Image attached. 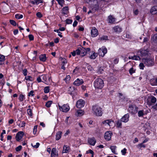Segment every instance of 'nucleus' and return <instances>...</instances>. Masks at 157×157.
Returning <instances> with one entry per match:
<instances>
[{"label":"nucleus","instance_id":"1","mask_svg":"<svg viewBox=\"0 0 157 157\" xmlns=\"http://www.w3.org/2000/svg\"><path fill=\"white\" fill-rule=\"evenodd\" d=\"M148 54V51L147 50H141L137 52L138 56H129L128 57L129 59H132L134 60H138L140 59L139 56L141 57L147 56Z\"/></svg>","mask_w":157,"mask_h":157},{"label":"nucleus","instance_id":"2","mask_svg":"<svg viewBox=\"0 0 157 157\" xmlns=\"http://www.w3.org/2000/svg\"><path fill=\"white\" fill-rule=\"evenodd\" d=\"M92 113L93 115L97 116H101L102 114V108L98 105H94L92 107Z\"/></svg>","mask_w":157,"mask_h":157},{"label":"nucleus","instance_id":"3","mask_svg":"<svg viewBox=\"0 0 157 157\" xmlns=\"http://www.w3.org/2000/svg\"><path fill=\"white\" fill-rule=\"evenodd\" d=\"M94 85L95 88L101 89L104 86V83L101 79L97 78L94 81Z\"/></svg>","mask_w":157,"mask_h":157},{"label":"nucleus","instance_id":"4","mask_svg":"<svg viewBox=\"0 0 157 157\" xmlns=\"http://www.w3.org/2000/svg\"><path fill=\"white\" fill-rule=\"evenodd\" d=\"M142 61L146 66H150L154 64V60L153 58H143Z\"/></svg>","mask_w":157,"mask_h":157},{"label":"nucleus","instance_id":"5","mask_svg":"<svg viewBox=\"0 0 157 157\" xmlns=\"http://www.w3.org/2000/svg\"><path fill=\"white\" fill-rule=\"evenodd\" d=\"M87 3H89L91 2L92 6L91 8L94 10H97L99 7L98 2L97 0H84Z\"/></svg>","mask_w":157,"mask_h":157},{"label":"nucleus","instance_id":"6","mask_svg":"<svg viewBox=\"0 0 157 157\" xmlns=\"http://www.w3.org/2000/svg\"><path fill=\"white\" fill-rule=\"evenodd\" d=\"M42 82L45 84L48 85L51 84L52 82V80L51 77L48 75H41Z\"/></svg>","mask_w":157,"mask_h":157},{"label":"nucleus","instance_id":"7","mask_svg":"<svg viewBox=\"0 0 157 157\" xmlns=\"http://www.w3.org/2000/svg\"><path fill=\"white\" fill-rule=\"evenodd\" d=\"M58 107L61 111L65 113L68 112L70 109L69 105L67 104H64L62 106H60L59 105Z\"/></svg>","mask_w":157,"mask_h":157},{"label":"nucleus","instance_id":"8","mask_svg":"<svg viewBox=\"0 0 157 157\" xmlns=\"http://www.w3.org/2000/svg\"><path fill=\"white\" fill-rule=\"evenodd\" d=\"M107 49L104 46H102L99 48L98 51V54L100 56L103 57L107 53Z\"/></svg>","mask_w":157,"mask_h":157},{"label":"nucleus","instance_id":"9","mask_svg":"<svg viewBox=\"0 0 157 157\" xmlns=\"http://www.w3.org/2000/svg\"><path fill=\"white\" fill-rule=\"evenodd\" d=\"M156 101V98L153 97L151 98H147V102L148 105H154Z\"/></svg>","mask_w":157,"mask_h":157},{"label":"nucleus","instance_id":"10","mask_svg":"<svg viewBox=\"0 0 157 157\" xmlns=\"http://www.w3.org/2000/svg\"><path fill=\"white\" fill-rule=\"evenodd\" d=\"M85 104V101L83 100L80 99L77 101L76 106L78 108H81L84 106Z\"/></svg>","mask_w":157,"mask_h":157},{"label":"nucleus","instance_id":"11","mask_svg":"<svg viewBox=\"0 0 157 157\" xmlns=\"http://www.w3.org/2000/svg\"><path fill=\"white\" fill-rule=\"evenodd\" d=\"M98 35V30L95 27H93L91 31V36L94 37L97 36Z\"/></svg>","mask_w":157,"mask_h":157},{"label":"nucleus","instance_id":"12","mask_svg":"<svg viewBox=\"0 0 157 157\" xmlns=\"http://www.w3.org/2000/svg\"><path fill=\"white\" fill-rule=\"evenodd\" d=\"M129 114L128 113H127L122 117L121 118V121L122 122L127 123L129 120Z\"/></svg>","mask_w":157,"mask_h":157},{"label":"nucleus","instance_id":"13","mask_svg":"<svg viewBox=\"0 0 157 157\" xmlns=\"http://www.w3.org/2000/svg\"><path fill=\"white\" fill-rule=\"evenodd\" d=\"M24 133L22 131H20L17 133L16 136V139L17 141H19L22 138Z\"/></svg>","mask_w":157,"mask_h":157},{"label":"nucleus","instance_id":"14","mask_svg":"<svg viewBox=\"0 0 157 157\" xmlns=\"http://www.w3.org/2000/svg\"><path fill=\"white\" fill-rule=\"evenodd\" d=\"M138 108L136 106H133L131 105H129L128 108L129 112L133 114L137 112V111Z\"/></svg>","mask_w":157,"mask_h":157},{"label":"nucleus","instance_id":"15","mask_svg":"<svg viewBox=\"0 0 157 157\" xmlns=\"http://www.w3.org/2000/svg\"><path fill=\"white\" fill-rule=\"evenodd\" d=\"M84 82L83 80L82 79L77 78L73 82V84L76 86H78L82 84Z\"/></svg>","mask_w":157,"mask_h":157},{"label":"nucleus","instance_id":"16","mask_svg":"<svg viewBox=\"0 0 157 157\" xmlns=\"http://www.w3.org/2000/svg\"><path fill=\"white\" fill-rule=\"evenodd\" d=\"M112 133L110 131H108L106 132L105 134L104 138L105 139L107 140H109L111 139V137Z\"/></svg>","mask_w":157,"mask_h":157},{"label":"nucleus","instance_id":"17","mask_svg":"<svg viewBox=\"0 0 157 157\" xmlns=\"http://www.w3.org/2000/svg\"><path fill=\"white\" fill-rule=\"evenodd\" d=\"M103 124L105 125H108L109 126H112L114 124V122L110 120H107L104 121L102 122Z\"/></svg>","mask_w":157,"mask_h":157},{"label":"nucleus","instance_id":"18","mask_svg":"<svg viewBox=\"0 0 157 157\" xmlns=\"http://www.w3.org/2000/svg\"><path fill=\"white\" fill-rule=\"evenodd\" d=\"M84 114V111L82 109L76 110L75 113V115L77 117H81Z\"/></svg>","mask_w":157,"mask_h":157},{"label":"nucleus","instance_id":"19","mask_svg":"<svg viewBox=\"0 0 157 157\" xmlns=\"http://www.w3.org/2000/svg\"><path fill=\"white\" fill-rule=\"evenodd\" d=\"M114 31L117 33H119L122 31V29L118 26H116L113 28Z\"/></svg>","mask_w":157,"mask_h":157},{"label":"nucleus","instance_id":"20","mask_svg":"<svg viewBox=\"0 0 157 157\" xmlns=\"http://www.w3.org/2000/svg\"><path fill=\"white\" fill-rule=\"evenodd\" d=\"M30 2L33 4L38 5L40 3H43L44 1L43 0H30Z\"/></svg>","mask_w":157,"mask_h":157},{"label":"nucleus","instance_id":"21","mask_svg":"<svg viewBox=\"0 0 157 157\" xmlns=\"http://www.w3.org/2000/svg\"><path fill=\"white\" fill-rule=\"evenodd\" d=\"M58 155V152L57 151L56 148H53L52 150L51 153V156L52 157H55Z\"/></svg>","mask_w":157,"mask_h":157},{"label":"nucleus","instance_id":"22","mask_svg":"<svg viewBox=\"0 0 157 157\" xmlns=\"http://www.w3.org/2000/svg\"><path fill=\"white\" fill-rule=\"evenodd\" d=\"M150 12L152 14H157V6H155L152 7Z\"/></svg>","mask_w":157,"mask_h":157},{"label":"nucleus","instance_id":"23","mask_svg":"<svg viewBox=\"0 0 157 157\" xmlns=\"http://www.w3.org/2000/svg\"><path fill=\"white\" fill-rule=\"evenodd\" d=\"M70 147L66 145H64L63 147L62 153H68L69 152Z\"/></svg>","mask_w":157,"mask_h":157},{"label":"nucleus","instance_id":"24","mask_svg":"<svg viewBox=\"0 0 157 157\" xmlns=\"http://www.w3.org/2000/svg\"><path fill=\"white\" fill-rule=\"evenodd\" d=\"M88 141L90 145L94 146L96 142V140L94 137H93L89 139Z\"/></svg>","mask_w":157,"mask_h":157},{"label":"nucleus","instance_id":"25","mask_svg":"<svg viewBox=\"0 0 157 157\" xmlns=\"http://www.w3.org/2000/svg\"><path fill=\"white\" fill-rule=\"evenodd\" d=\"M115 18L113 17L112 16L110 15L108 18V21L109 23H113L115 22Z\"/></svg>","mask_w":157,"mask_h":157},{"label":"nucleus","instance_id":"26","mask_svg":"<svg viewBox=\"0 0 157 157\" xmlns=\"http://www.w3.org/2000/svg\"><path fill=\"white\" fill-rule=\"evenodd\" d=\"M150 83L152 86H157V78L151 79L150 81Z\"/></svg>","mask_w":157,"mask_h":157},{"label":"nucleus","instance_id":"27","mask_svg":"<svg viewBox=\"0 0 157 157\" xmlns=\"http://www.w3.org/2000/svg\"><path fill=\"white\" fill-rule=\"evenodd\" d=\"M62 132L61 131H59L57 132L56 135V140H59L61 138L62 135Z\"/></svg>","mask_w":157,"mask_h":157},{"label":"nucleus","instance_id":"28","mask_svg":"<svg viewBox=\"0 0 157 157\" xmlns=\"http://www.w3.org/2000/svg\"><path fill=\"white\" fill-rule=\"evenodd\" d=\"M98 56V54L93 51L91 52L90 56V58L91 59H94Z\"/></svg>","mask_w":157,"mask_h":157},{"label":"nucleus","instance_id":"29","mask_svg":"<svg viewBox=\"0 0 157 157\" xmlns=\"http://www.w3.org/2000/svg\"><path fill=\"white\" fill-rule=\"evenodd\" d=\"M69 8L68 6H65L62 9L63 13L64 14H67L68 12Z\"/></svg>","mask_w":157,"mask_h":157},{"label":"nucleus","instance_id":"30","mask_svg":"<svg viewBox=\"0 0 157 157\" xmlns=\"http://www.w3.org/2000/svg\"><path fill=\"white\" fill-rule=\"evenodd\" d=\"M5 60V56L2 55H0V65L4 64Z\"/></svg>","mask_w":157,"mask_h":157},{"label":"nucleus","instance_id":"31","mask_svg":"<svg viewBox=\"0 0 157 157\" xmlns=\"http://www.w3.org/2000/svg\"><path fill=\"white\" fill-rule=\"evenodd\" d=\"M39 59L40 61L44 62L46 59V55L45 54L41 55L39 57Z\"/></svg>","mask_w":157,"mask_h":157},{"label":"nucleus","instance_id":"32","mask_svg":"<svg viewBox=\"0 0 157 157\" xmlns=\"http://www.w3.org/2000/svg\"><path fill=\"white\" fill-rule=\"evenodd\" d=\"M86 50L85 49V48H81V55L82 56H85V55L87 53L86 52Z\"/></svg>","mask_w":157,"mask_h":157},{"label":"nucleus","instance_id":"33","mask_svg":"<svg viewBox=\"0 0 157 157\" xmlns=\"http://www.w3.org/2000/svg\"><path fill=\"white\" fill-rule=\"evenodd\" d=\"M122 121H121V119L117 121L116 122L117 126L118 128H121L122 125Z\"/></svg>","mask_w":157,"mask_h":157},{"label":"nucleus","instance_id":"34","mask_svg":"<svg viewBox=\"0 0 157 157\" xmlns=\"http://www.w3.org/2000/svg\"><path fill=\"white\" fill-rule=\"evenodd\" d=\"M146 114V113H145L144 112V111L143 110H141L138 111V115L139 117H141Z\"/></svg>","mask_w":157,"mask_h":157},{"label":"nucleus","instance_id":"35","mask_svg":"<svg viewBox=\"0 0 157 157\" xmlns=\"http://www.w3.org/2000/svg\"><path fill=\"white\" fill-rule=\"evenodd\" d=\"M151 40L155 43H157V34L154 35L151 38Z\"/></svg>","mask_w":157,"mask_h":157},{"label":"nucleus","instance_id":"36","mask_svg":"<svg viewBox=\"0 0 157 157\" xmlns=\"http://www.w3.org/2000/svg\"><path fill=\"white\" fill-rule=\"evenodd\" d=\"M116 146L115 145L112 146L110 147V149H111L112 152L115 154L116 153Z\"/></svg>","mask_w":157,"mask_h":157},{"label":"nucleus","instance_id":"37","mask_svg":"<svg viewBox=\"0 0 157 157\" xmlns=\"http://www.w3.org/2000/svg\"><path fill=\"white\" fill-rule=\"evenodd\" d=\"M15 17L16 19H19L22 18L23 15L20 14H16L15 15Z\"/></svg>","mask_w":157,"mask_h":157},{"label":"nucleus","instance_id":"38","mask_svg":"<svg viewBox=\"0 0 157 157\" xmlns=\"http://www.w3.org/2000/svg\"><path fill=\"white\" fill-rule=\"evenodd\" d=\"M49 87L48 86H46L44 88V92L45 93L47 94L50 91Z\"/></svg>","mask_w":157,"mask_h":157},{"label":"nucleus","instance_id":"39","mask_svg":"<svg viewBox=\"0 0 157 157\" xmlns=\"http://www.w3.org/2000/svg\"><path fill=\"white\" fill-rule=\"evenodd\" d=\"M57 1L58 4L60 5L61 7H63V4L64 2V0H56Z\"/></svg>","mask_w":157,"mask_h":157},{"label":"nucleus","instance_id":"40","mask_svg":"<svg viewBox=\"0 0 157 157\" xmlns=\"http://www.w3.org/2000/svg\"><path fill=\"white\" fill-rule=\"evenodd\" d=\"M52 103V101H48L47 102H46V103L45 105L48 108L50 107L51 104Z\"/></svg>","mask_w":157,"mask_h":157},{"label":"nucleus","instance_id":"41","mask_svg":"<svg viewBox=\"0 0 157 157\" xmlns=\"http://www.w3.org/2000/svg\"><path fill=\"white\" fill-rule=\"evenodd\" d=\"M54 32H56L58 33V35L60 37H62V35L61 34V33L59 31V29H54Z\"/></svg>","mask_w":157,"mask_h":157},{"label":"nucleus","instance_id":"42","mask_svg":"<svg viewBox=\"0 0 157 157\" xmlns=\"http://www.w3.org/2000/svg\"><path fill=\"white\" fill-rule=\"evenodd\" d=\"M25 96L23 94H20L19 97V99L20 101H22L25 99Z\"/></svg>","mask_w":157,"mask_h":157},{"label":"nucleus","instance_id":"43","mask_svg":"<svg viewBox=\"0 0 157 157\" xmlns=\"http://www.w3.org/2000/svg\"><path fill=\"white\" fill-rule=\"evenodd\" d=\"M27 113L28 114L30 117L32 116V110L30 109H29L27 110Z\"/></svg>","mask_w":157,"mask_h":157},{"label":"nucleus","instance_id":"44","mask_svg":"<svg viewBox=\"0 0 157 157\" xmlns=\"http://www.w3.org/2000/svg\"><path fill=\"white\" fill-rule=\"evenodd\" d=\"M127 151V150L125 148H124L122 150H121V153H122V154L123 155H125Z\"/></svg>","mask_w":157,"mask_h":157},{"label":"nucleus","instance_id":"45","mask_svg":"<svg viewBox=\"0 0 157 157\" xmlns=\"http://www.w3.org/2000/svg\"><path fill=\"white\" fill-rule=\"evenodd\" d=\"M76 54L77 55H81V48L80 49H78L75 51Z\"/></svg>","mask_w":157,"mask_h":157},{"label":"nucleus","instance_id":"46","mask_svg":"<svg viewBox=\"0 0 157 157\" xmlns=\"http://www.w3.org/2000/svg\"><path fill=\"white\" fill-rule=\"evenodd\" d=\"M37 131V126L35 125L34 127L33 132V134H35Z\"/></svg>","mask_w":157,"mask_h":157},{"label":"nucleus","instance_id":"47","mask_svg":"<svg viewBox=\"0 0 157 157\" xmlns=\"http://www.w3.org/2000/svg\"><path fill=\"white\" fill-rule=\"evenodd\" d=\"M144 64L143 62L141 63L139 65V67H140V69H142V70L144 69Z\"/></svg>","mask_w":157,"mask_h":157},{"label":"nucleus","instance_id":"48","mask_svg":"<svg viewBox=\"0 0 157 157\" xmlns=\"http://www.w3.org/2000/svg\"><path fill=\"white\" fill-rule=\"evenodd\" d=\"M31 145L33 147L37 148L39 147L40 145V144L39 143H36V145H33L32 144Z\"/></svg>","mask_w":157,"mask_h":157},{"label":"nucleus","instance_id":"49","mask_svg":"<svg viewBox=\"0 0 157 157\" xmlns=\"http://www.w3.org/2000/svg\"><path fill=\"white\" fill-rule=\"evenodd\" d=\"M25 123L24 121H22V122H21L19 123V126L21 127H23L25 126Z\"/></svg>","mask_w":157,"mask_h":157},{"label":"nucleus","instance_id":"50","mask_svg":"<svg viewBox=\"0 0 157 157\" xmlns=\"http://www.w3.org/2000/svg\"><path fill=\"white\" fill-rule=\"evenodd\" d=\"M32 77L30 76H26L25 79L26 80L32 81Z\"/></svg>","mask_w":157,"mask_h":157},{"label":"nucleus","instance_id":"51","mask_svg":"<svg viewBox=\"0 0 157 157\" xmlns=\"http://www.w3.org/2000/svg\"><path fill=\"white\" fill-rule=\"evenodd\" d=\"M34 92L33 90H31L28 94L29 96H33L34 95Z\"/></svg>","mask_w":157,"mask_h":157},{"label":"nucleus","instance_id":"52","mask_svg":"<svg viewBox=\"0 0 157 157\" xmlns=\"http://www.w3.org/2000/svg\"><path fill=\"white\" fill-rule=\"evenodd\" d=\"M129 73L131 75H132L133 73L135 72V70H134L133 68H130L129 71Z\"/></svg>","mask_w":157,"mask_h":157},{"label":"nucleus","instance_id":"53","mask_svg":"<svg viewBox=\"0 0 157 157\" xmlns=\"http://www.w3.org/2000/svg\"><path fill=\"white\" fill-rule=\"evenodd\" d=\"M42 79L41 76L38 77L36 79V80L38 82H42Z\"/></svg>","mask_w":157,"mask_h":157},{"label":"nucleus","instance_id":"54","mask_svg":"<svg viewBox=\"0 0 157 157\" xmlns=\"http://www.w3.org/2000/svg\"><path fill=\"white\" fill-rule=\"evenodd\" d=\"M143 143H141L138 145V147L141 148L142 147L144 148L145 147V145L143 144Z\"/></svg>","mask_w":157,"mask_h":157},{"label":"nucleus","instance_id":"55","mask_svg":"<svg viewBox=\"0 0 157 157\" xmlns=\"http://www.w3.org/2000/svg\"><path fill=\"white\" fill-rule=\"evenodd\" d=\"M28 36L30 40H34V36L33 35L29 34Z\"/></svg>","mask_w":157,"mask_h":157},{"label":"nucleus","instance_id":"56","mask_svg":"<svg viewBox=\"0 0 157 157\" xmlns=\"http://www.w3.org/2000/svg\"><path fill=\"white\" fill-rule=\"evenodd\" d=\"M10 22L11 24H12V25H13L14 26H15L16 25V22L13 20H10Z\"/></svg>","mask_w":157,"mask_h":157},{"label":"nucleus","instance_id":"57","mask_svg":"<svg viewBox=\"0 0 157 157\" xmlns=\"http://www.w3.org/2000/svg\"><path fill=\"white\" fill-rule=\"evenodd\" d=\"M36 15L39 18H41L42 17V14L40 12H38L37 13H36Z\"/></svg>","mask_w":157,"mask_h":157},{"label":"nucleus","instance_id":"58","mask_svg":"<svg viewBox=\"0 0 157 157\" xmlns=\"http://www.w3.org/2000/svg\"><path fill=\"white\" fill-rule=\"evenodd\" d=\"M139 11L137 9H134L133 10V13L135 15H137L139 13Z\"/></svg>","mask_w":157,"mask_h":157},{"label":"nucleus","instance_id":"59","mask_svg":"<svg viewBox=\"0 0 157 157\" xmlns=\"http://www.w3.org/2000/svg\"><path fill=\"white\" fill-rule=\"evenodd\" d=\"M100 39L101 40H107L108 39V37L107 36H103L100 38Z\"/></svg>","mask_w":157,"mask_h":157},{"label":"nucleus","instance_id":"60","mask_svg":"<svg viewBox=\"0 0 157 157\" xmlns=\"http://www.w3.org/2000/svg\"><path fill=\"white\" fill-rule=\"evenodd\" d=\"M21 148L22 146L21 145H20L16 148V151H18L21 150Z\"/></svg>","mask_w":157,"mask_h":157},{"label":"nucleus","instance_id":"61","mask_svg":"<svg viewBox=\"0 0 157 157\" xmlns=\"http://www.w3.org/2000/svg\"><path fill=\"white\" fill-rule=\"evenodd\" d=\"M70 79V76L68 75L66 76V78H65V81L67 82Z\"/></svg>","mask_w":157,"mask_h":157},{"label":"nucleus","instance_id":"62","mask_svg":"<svg viewBox=\"0 0 157 157\" xmlns=\"http://www.w3.org/2000/svg\"><path fill=\"white\" fill-rule=\"evenodd\" d=\"M23 73L25 76H26L27 75V71L26 69H24L23 70Z\"/></svg>","mask_w":157,"mask_h":157},{"label":"nucleus","instance_id":"63","mask_svg":"<svg viewBox=\"0 0 157 157\" xmlns=\"http://www.w3.org/2000/svg\"><path fill=\"white\" fill-rule=\"evenodd\" d=\"M62 63L63 65H65L67 63V60L65 59H62Z\"/></svg>","mask_w":157,"mask_h":157},{"label":"nucleus","instance_id":"64","mask_svg":"<svg viewBox=\"0 0 157 157\" xmlns=\"http://www.w3.org/2000/svg\"><path fill=\"white\" fill-rule=\"evenodd\" d=\"M72 22V21L70 19H67L66 20V23L68 24H71Z\"/></svg>","mask_w":157,"mask_h":157}]
</instances>
